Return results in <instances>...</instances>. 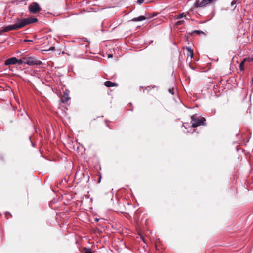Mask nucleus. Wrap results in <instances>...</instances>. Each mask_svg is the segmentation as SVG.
<instances>
[{
  "instance_id": "11",
  "label": "nucleus",
  "mask_w": 253,
  "mask_h": 253,
  "mask_svg": "<svg viewBox=\"0 0 253 253\" xmlns=\"http://www.w3.org/2000/svg\"><path fill=\"white\" fill-rule=\"evenodd\" d=\"M247 60V58H245L244 59V60L240 63V65H239V68H240V70L242 71L244 70V62L246 60Z\"/></svg>"
},
{
  "instance_id": "17",
  "label": "nucleus",
  "mask_w": 253,
  "mask_h": 253,
  "mask_svg": "<svg viewBox=\"0 0 253 253\" xmlns=\"http://www.w3.org/2000/svg\"><path fill=\"white\" fill-rule=\"evenodd\" d=\"M236 4V0H233L231 3V6H234V5H235Z\"/></svg>"
},
{
  "instance_id": "13",
  "label": "nucleus",
  "mask_w": 253,
  "mask_h": 253,
  "mask_svg": "<svg viewBox=\"0 0 253 253\" xmlns=\"http://www.w3.org/2000/svg\"><path fill=\"white\" fill-rule=\"evenodd\" d=\"M184 23V20H179V21H178L176 22V25H177V26H179V25H181L183 24Z\"/></svg>"
},
{
  "instance_id": "5",
  "label": "nucleus",
  "mask_w": 253,
  "mask_h": 253,
  "mask_svg": "<svg viewBox=\"0 0 253 253\" xmlns=\"http://www.w3.org/2000/svg\"><path fill=\"white\" fill-rule=\"evenodd\" d=\"M215 0H202L201 1H197L196 3V6L197 7H203L208 4L213 2Z\"/></svg>"
},
{
  "instance_id": "20",
  "label": "nucleus",
  "mask_w": 253,
  "mask_h": 253,
  "mask_svg": "<svg viewBox=\"0 0 253 253\" xmlns=\"http://www.w3.org/2000/svg\"><path fill=\"white\" fill-rule=\"evenodd\" d=\"M247 60H248L249 61L253 62V57L248 58Z\"/></svg>"
},
{
  "instance_id": "7",
  "label": "nucleus",
  "mask_w": 253,
  "mask_h": 253,
  "mask_svg": "<svg viewBox=\"0 0 253 253\" xmlns=\"http://www.w3.org/2000/svg\"><path fill=\"white\" fill-rule=\"evenodd\" d=\"M70 99L69 94L67 92H64L63 95L61 97V101L63 103L67 102Z\"/></svg>"
},
{
  "instance_id": "15",
  "label": "nucleus",
  "mask_w": 253,
  "mask_h": 253,
  "mask_svg": "<svg viewBox=\"0 0 253 253\" xmlns=\"http://www.w3.org/2000/svg\"><path fill=\"white\" fill-rule=\"evenodd\" d=\"M85 252L84 253H92V252L91 251V250L89 248H85Z\"/></svg>"
},
{
  "instance_id": "21",
  "label": "nucleus",
  "mask_w": 253,
  "mask_h": 253,
  "mask_svg": "<svg viewBox=\"0 0 253 253\" xmlns=\"http://www.w3.org/2000/svg\"><path fill=\"white\" fill-rule=\"evenodd\" d=\"M55 49V47H51L49 50H54Z\"/></svg>"
},
{
  "instance_id": "22",
  "label": "nucleus",
  "mask_w": 253,
  "mask_h": 253,
  "mask_svg": "<svg viewBox=\"0 0 253 253\" xmlns=\"http://www.w3.org/2000/svg\"><path fill=\"white\" fill-rule=\"evenodd\" d=\"M25 42H32V40H25Z\"/></svg>"
},
{
  "instance_id": "24",
  "label": "nucleus",
  "mask_w": 253,
  "mask_h": 253,
  "mask_svg": "<svg viewBox=\"0 0 253 253\" xmlns=\"http://www.w3.org/2000/svg\"><path fill=\"white\" fill-rule=\"evenodd\" d=\"M252 82L253 83V78H252Z\"/></svg>"
},
{
  "instance_id": "2",
  "label": "nucleus",
  "mask_w": 253,
  "mask_h": 253,
  "mask_svg": "<svg viewBox=\"0 0 253 253\" xmlns=\"http://www.w3.org/2000/svg\"><path fill=\"white\" fill-rule=\"evenodd\" d=\"M191 123L192 124V126L193 127L195 128L197 127L198 126L203 125H206V119L204 117H201L200 118H198L197 115H193L191 117Z\"/></svg>"
},
{
  "instance_id": "3",
  "label": "nucleus",
  "mask_w": 253,
  "mask_h": 253,
  "mask_svg": "<svg viewBox=\"0 0 253 253\" xmlns=\"http://www.w3.org/2000/svg\"><path fill=\"white\" fill-rule=\"evenodd\" d=\"M24 64L29 66L40 65L42 64V62L38 60L34 57H23Z\"/></svg>"
},
{
  "instance_id": "19",
  "label": "nucleus",
  "mask_w": 253,
  "mask_h": 253,
  "mask_svg": "<svg viewBox=\"0 0 253 253\" xmlns=\"http://www.w3.org/2000/svg\"><path fill=\"white\" fill-rule=\"evenodd\" d=\"M194 32H195V33H198V34H200V33H203L202 32L200 31L199 30H195L194 31Z\"/></svg>"
},
{
  "instance_id": "16",
  "label": "nucleus",
  "mask_w": 253,
  "mask_h": 253,
  "mask_svg": "<svg viewBox=\"0 0 253 253\" xmlns=\"http://www.w3.org/2000/svg\"><path fill=\"white\" fill-rule=\"evenodd\" d=\"M144 1V0H137V3L139 5H141L142 3H143Z\"/></svg>"
},
{
  "instance_id": "8",
  "label": "nucleus",
  "mask_w": 253,
  "mask_h": 253,
  "mask_svg": "<svg viewBox=\"0 0 253 253\" xmlns=\"http://www.w3.org/2000/svg\"><path fill=\"white\" fill-rule=\"evenodd\" d=\"M104 85L107 87H110L113 86H117V84L116 83H113L111 81H107L105 82Z\"/></svg>"
},
{
  "instance_id": "6",
  "label": "nucleus",
  "mask_w": 253,
  "mask_h": 253,
  "mask_svg": "<svg viewBox=\"0 0 253 253\" xmlns=\"http://www.w3.org/2000/svg\"><path fill=\"white\" fill-rule=\"evenodd\" d=\"M18 59L16 57H11L5 61V64L6 65H13L17 63Z\"/></svg>"
},
{
  "instance_id": "18",
  "label": "nucleus",
  "mask_w": 253,
  "mask_h": 253,
  "mask_svg": "<svg viewBox=\"0 0 253 253\" xmlns=\"http://www.w3.org/2000/svg\"><path fill=\"white\" fill-rule=\"evenodd\" d=\"M169 93H170L171 94H174V92H173V89L172 88V89H169Z\"/></svg>"
},
{
  "instance_id": "23",
  "label": "nucleus",
  "mask_w": 253,
  "mask_h": 253,
  "mask_svg": "<svg viewBox=\"0 0 253 253\" xmlns=\"http://www.w3.org/2000/svg\"><path fill=\"white\" fill-rule=\"evenodd\" d=\"M108 57H112V55H108Z\"/></svg>"
},
{
  "instance_id": "14",
  "label": "nucleus",
  "mask_w": 253,
  "mask_h": 253,
  "mask_svg": "<svg viewBox=\"0 0 253 253\" xmlns=\"http://www.w3.org/2000/svg\"><path fill=\"white\" fill-rule=\"evenodd\" d=\"M17 63L18 65H21L22 63H24V60H23V58L22 59L18 60Z\"/></svg>"
},
{
  "instance_id": "4",
  "label": "nucleus",
  "mask_w": 253,
  "mask_h": 253,
  "mask_svg": "<svg viewBox=\"0 0 253 253\" xmlns=\"http://www.w3.org/2000/svg\"><path fill=\"white\" fill-rule=\"evenodd\" d=\"M28 9L31 13H37L41 10L39 4L37 2H33L29 5Z\"/></svg>"
},
{
  "instance_id": "9",
  "label": "nucleus",
  "mask_w": 253,
  "mask_h": 253,
  "mask_svg": "<svg viewBox=\"0 0 253 253\" xmlns=\"http://www.w3.org/2000/svg\"><path fill=\"white\" fill-rule=\"evenodd\" d=\"M146 19V17L144 16H140L138 17H136V18H134L132 19V21H135V22H136V21H143V20H144Z\"/></svg>"
},
{
  "instance_id": "10",
  "label": "nucleus",
  "mask_w": 253,
  "mask_h": 253,
  "mask_svg": "<svg viewBox=\"0 0 253 253\" xmlns=\"http://www.w3.org/2000/svg\"><path fill=\"white\" fill-rule=\"evenodd\" d=\"M186 50L188 51L187 56L188 57L190 56L191 58H193V55H194L193 50L191 49V48H190L189 47H186Z\"/></svg>"
},
{
  "instance_id": "1",
  "label": "nucleus",
  "mask_w": 253,
  "mask_h": 253,
  "mask_svg": "<svg viewBox=\"0 0 253 253\" xmlns=\"http://www.w3.org/2000/svg\"><path fill=\"white\" fill-rule=\"evenodd\" d=\"M38 19L37 18L34 17H30L21 19H17L14 24L6 26L3 28V31L7 32L11 30L21 29L27 25L36 23L38 22Z\"/></svg>"
},
{
  "instance_id": "12",
  "label": "nucleus",
  "mask_w": 253,
  "mask_h": 253,
  "mask_svg": "<svg viewBox=\"0 0 253 253\" xmlns=\"http://www.w3.org/2000/svg\"><path fill=\"white\" fill-rule=\"evenodd\" d=\"M186 14L185 13H182L180 14H179L177 17H176L177 19H180L183 17H186Z\"/></svg>"
}]
</instances>
